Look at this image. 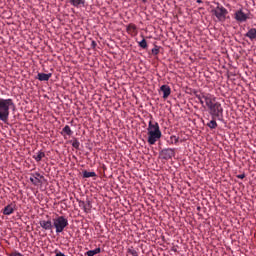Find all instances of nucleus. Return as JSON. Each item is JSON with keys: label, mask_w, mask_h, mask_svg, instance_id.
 <instances>
[{"label": "nucleus", "mask_w": 256, "mask_h": 256, "mask_svg": "<svg viewBox=\"0 0 256 256\" xmlns=\"http://www.w3.org/2000/svg\"><path fill=\"white\" fill-rule=\"evenodd\" d=\"M79 206L83 207L85 213L91 211V201H87V203H85V201H80Z\"/></svg>", "instance_id": "ddd939ff"}, {"label": "nucleus", "mask_w": 256, "mask_h": 256, "mask_svg": "<svg viewBox=\"0 0 256 256\" xmlns=\"http://www.w3.org/2000/svg\"><path fill=\"white\" fill-rule=\"evenodd\" d=\"M210 115L213 119H221L223 117V106L221 103L214 104V107L209 110Z\"/></svg>", "instance_id": "39448f33"}, {"label": "nucleus", "mask_w": 256, "mask_h": 256, "mask_svg": "<svg viewBox=\"0 0 256 256\" xmlns=\"http://www.w3.org/2000/svg\"><path fill=\"white\" fill-rule=\"evenodd\" d=\"M80 145H81V143H79L78 140H74L72 143V147H74V149H79Z\"/></svg>", "instance_id": "cd10ccee"}, {"label": "nucleus", "mask_w": 256, "mask_h": 256, "mask_svg": "<svg viewBox=\"0 0 256 256\" xmlns=\"http://www.w3.org/2000/svg\"><path fill=\"white\" fill-rule=\"evenodd\" d=\"M127 31L131 34V35H135L137 33V26L135 24H129L127 26Z\"/></svg>", "instance_id": "f3484780"}, {"label": "nucleus", "mask_w": 256, "mask_h": 256, "mask_svg": "<svg viewBox=\"0 0 256 256\" xmlns=\"http://www.w3.org/2000/svg\"><path fill=\"white\" fill-rule=\"evenodd\" d=\"M43 157H45V152H43V151H39V152H37L36 155H33V159H35V161L37 163H39V161H41V159H43Z\"/></svg>", "instance_id": "a211bd4d"}, {"label": "nucleus", "mask_w": 256, "mask_h": 256, "mask_svg": "<svg viewBox=\"0 0 256 256\" xmlns=\"http://www.w3.org/2000/svg\"><path fill=\"white\" fill-rule=\"evenodd\" d=\"M212 13L221 23L225 22L227 19V15H229V11H227V8L221 6V4L219 3H217V7L212 10Z\"/></svg>", "instance_id": "20e7f679"}, {"label": "nucleus", "mask_w": 256, "mask_h": 256, "mask_svg": "<svg viewBox=\"0 0 256 256\" xmlns=\"http://www.w3.org/2000/svg\"><path fill=\"white\" fill-rule=\"evenodd\" d=\"M174 155H175V148H164L160 152V156L165 161H169V159H173Z\"/></svg>", "instance_id": "423d86ee"}, {"label": "nucleus", "mask_w": 256, "mask_h": 256, "mask_svg": "<svg viewBox=\"0 0 256 256\" xmlns=\"http://www.w3.org/2000/svg\"><path fill=\"white\" fill-rule=\"evenodd\" d=\"M3 215H13L15 213V205L14 204H8L3 210Z\"/></svg>", "instance_id": "9b49d317"}, {"label": "nucleus", "mask_w": 256, "mask_h": 256, "mask_svg": "<svg viewBox=\"0 0 256 256\" xmlns=\"http://www.w3.org/2000/svg\"><path fill=\"white\" fill-rule=\"evenodd\" d=\"M11 109H15V102H13V99L0 98V121H2V123H9Z\"/></svg>", "instance_id": "f257e3e1"}, {"label": "nucleus", "mask_w": 256, "mask_h": 256, "mask_svg": "<svg viewBox=\"0 0 256 256\" xmlns=\"http://www.w3.org/2000/svg\"><path fill=\"white\" fill-rule=\"evenodd\" d=\"M32 177H37V179H43V176L39 173V172H36L35 174H32Z\"/></svg>", "instance_id": "c756f323"}, {"label": "nucleus", "mask_w": 256, "mask_h": 256, "mask_svg": "<svg viewBox=\"0 0 256 256\" xmlns=\"http://www.w3.org/2000/svg\"><path fill=\"white\" fill-rule=\"evenodd\" d=\"M61 135H63L64 137H65V135H68V137H71V135H73V130H71V127L69 125H66L62 129Z\"/></svg>", "instance_id": "dca6fc26"}, {"label": "nucleus", "mask_w": 256, "mask_h": 256, "mask_svg": "<svg viewBox=\"0 0 256 256\" xmlns=\"http://www.w3.org/2000/svg\"><path fill=\"white\" fill-rule=\"evenodd\" d=\"M127 253H129V255H131V256H139V253H137V250H135L133 248H128Z\"/></svg>", "instance_id": "b1692460"}, {"label": "nucleus", "mask_w": 256, "mask_h": 256, "mask_svg": "<svg viewBox=\"0 0 256 256\" xmlns=\"http://www.w3.org/2000/svg\"><path fill=\"white\" fill-rule=\"evenodd\" d=\"M237 179H245V174H239V175H237Z\"/></svg>", "instance_id": "2f4dec72"}, {"label": "nucleus", "mask_w": 256, "mask_h": 256, "mask_svg": "<svg viewBox=\"0 0 256 256\" xmlns=\"http://www.w3.org/2000/svg\"><path fill=\"white\" fill-rule=\"evenodd\" d=\"M51 77H52L51 73H48V74L38 73V75H37L38 81H49V79H51Z\"/></svg>", "instance_id": "4468645a"}, {"label": "nucleus", "mask_w": 256, "mask_h": 256, "mask_svg": "<svg viewBox=\"0 0 256 256\" xmlns=\"http://www.w3.org/2000/svg\"><path fill=\"white\" fill-rule=\"evenodd\" d=\"M72 7H81V5H85V0H66Z\"/></svg>", "instance_id": "2eb2a0df"}, {"label": "nucleus", "mask_w": 256, "mask_h": 256, "mask_svg": "<svg viewBox=\"0 0 256 256\" xmlns=\"http://www.w3.org/2000/svg\"><path fill=\"white\" fill-rule=\"evenodd\" d=\"M206 95H211L209 93H201L199 95H196V98L198 99V101L201 103V105H205V97Z\"/></svg>", "instance_id": "aec40b11"}, {"label": "nucleus", "mask_w": 256, "mask_h": 256, "mask_svg": "<svg viewBox=\"0 0 256 256\" xmlns=\"http://www.w3.org/2000/svg\"><path fill=\"white\" fill-rule=\"evenodd\" d=\"M99 253H101V248H96L94 250H90L86 252L87 256H95V255H99Z\"/></svg>", "instance_id": "412c9836"}, {"label": "nucleus", "mask_w": 256, "mask_h": 256, "mask_svg": "<svg viewBox=\"0 0 256 256\" xmlns=\"http://www.w3.org/2000/svg\"><path fill=\"white\" fill-rule=\"evenodd\" d=\"M171 143H174L175 145H177L179 143V137L172 135L170 137Z\"/></svg>", "instance_id": "a878e982"}, {"label": "nucleus", "mask_w": 256, "mask_h": 256, "mask_svg": "<svg viewBox=\"0 0 256 256\" xmlns=\"http://www.w3.org/2000/svg\"><path fill=\"white\" fill-rule=\"evenodd\" d=\"M160 91L163 93V99H168L169 95H171V87L169 85H162Z\"/></svg>", "instance_id": "9d476101"}, {"label": "nucleus", "mask_w": 256, "mask_h": 256, "mask_svg": "<svg viewBox=\"0 0 256 256\" xmlns=\"http://www.w3.org/2000/svg\"><path fill=\"white\" fill-rule=\"evenodd\" d=\"M197 3H203V0H197Z\"/></svg>", "instance_id": "473e14b6"}, {"label": "nucleus", "mask_w": 256, "mask_h": 256, "mask_svg": "<svg viewBox=\"0 0 256 256\" xmlns=\"http://www.w3.org/2000/svg\"><path fill=\"white\" fill-rule=\"evenodd\" d=\"M39 225L44 231H51L53 229V222L51 220H40Z\"/></svg>", "instance_id": "1a4fd4ad"}, {"label": "nucleus", "mask_w": 256, "mask_h": 256, "mask_svg": "<svg viewBox=\"0 0 256 256\" xmlns=\"http://www.w3.org/2000/svg\"><path fill=\"white\" fill-rule=\"evenodd\" d=\"M142 1V3H146L147 2V0H141Z\"/></svg>", "instance_id": "72a5a7b5"}, {"label": "nucleus", "mask_w": 256, "mask_h": 256, "mask_svg": "<svg viewBox=\"0 0 256 256\" xmlns=\"http://www.w3.org/2000/svg\"><path fill=\"white\" fill-rule=\"evenodd\" d=\"M139 47H141L142 49H147V40L142 39V40L139 42Z\"/></svg>", "instance_id": "393cba45"}, {"label": "nucleus", "mask_w": 256, "mask_h": 256, "mask_svg": "<svg viewBox=\"0 0 256 256\" xmlns=\"http://www.w3.org/2000/svg\"><path fill=\"white\" fill-rule=\"evenodd\" d=\"M53 227L56 229L57 235H59L69 227V220L65 216H58L53 219Z\"/></svg>", "instance_id": "7ed1b4c3"}, {"label": "nucleus", "mask_w": 256, "mask_h": 256, "mask_svg": "<svg viewBox=\"0 0 256 256\" xmlns=\"http://www.w3.org/2000/svg\"><path fill=\"white\" fill-rule=\"evenodd\" d=\"M89 177H97V173L95 172H89L87 170L83 171V178L84 179H89Z\"/></svg>", "instance_id": "6ab92c4d"}, {"label": "nucleus", "mask_w": 256, "mask_h": 256, "mask_svg": "<svg viewBox=\"0 0 256 256\" xmlns=\"http://www.w3.org/2000/svg\"><path fill=\"white\" fill-rule=\"evenodd\" d=\"M8 256H24V255L21 254L19 251L14 250V251L11 252L10 254H8Z\"/></svg>", "instance_id": "bb28decb"}, {"label": "nucleus", "mask_w": 256, "mask_h": 256, "mask_svg": "<svg viewBox=\"0 0 256 256\" xmlns=\"http://www.w3.org/2000/svg\"><path fill=\"white\" fill-rule=\"evenodd\" d=\"M152 55H159V46H155L152 49Z\"/></svg>", "instance_id": "c85d7f7f"}, {"label": "nucleus", "mask_w": 256, "mask_h": 256, "mask_svg": "<svg viewBox=\"0 0 256 256\" xmlns=\"http://www.w3.org/2000/svg\"><path fill=\"white\" fill-rule=\"evenodd\" d=\"M91 47H92L93 49H95V47H97V42L92 41V42H91Z\"/></svg>", "instance_id": "7c9ffc66"}, {"label": "nucleus", "mask_w": 256, "mask_h": 256, "mask_svg": "<svg viewBox=\"0 0 256 256\" xmlns=\"http://www.w3.org/2000/svg\"><path fill=\"white\" fill-rule=\"evenodd\" d=\"M30 181L33 185H39L41 183V179L33 176V177H30Z\"/></svg>", "instance_id": "4be33fe9"}, {"label": "nucleus", "mask_w": 256, "mask_h": 256, "mask_svg": "<svg viewBox=\"0 0 256 256\" xmlns=\"http://www.w3.org/2000/svg\"><path fill=\"white\" fill-rule=\"evenodd\" d=\"M204 101H205V105L206 107H208L209 111L213 109V107H215V104H217V98L215 96H213V94L210 95H206L203 96Z\"/></svg>", "instance_id": "0eeeda50"}, {"label": "nucleus", "mask_w": 256, "mask_h": 256, "mask_svg": "<svg viewBox=\"0 0 256 256\" xmlns=\"http://www.w3.org/2000/svg\"><path fill=\"white\" fill-rule=\"evenodd\" d=\"M245 37H248L250 41H256V28H250L245 34Z\"/></svg>", "instance_id": "f8f14e48"}, {"label": "nucleus", "mask_w": 256, "mask_h": 256, "mask_svg": "<svg viewBox=\"0 0 256 256\" xmlns=\"http://www.w3.org/2000/svg\"><path fill=\"white\" fill-rule=\"evenodd\" d=\"M147 131L149 145H155V142L159 141V139L162 137L161 128L159 127L158 122H153V120H150Z\"/></svg>", "instance_id": "f03ea898"}, {"label": "nucleus", "mask_w": 256, "mask_h": 256, "mask_svg": "<svg viewBox=\"0 0 256 256\" xmlns=\"http://www.w3.org/2000/svg\"><path fill=\"white\" fill-rule=\"evenodd\" d=\"M208 127L210 129H217V121H215V119L211 120L209 123H208Z\"/></svg>", "instance_id": "5701e85b"}, {"label": "nucleus", "mask_w": 256, "mask_h": 256, "mask_svg": "<svg viewBox=\"0 0 256 256\" xmlns=\"http://www.w3.org/2000/svg\"><path fill=\"white\" fill-rule=\"evenodd\" d=\"M234 19H236L238 23H245V21L251 19V17L249 16V14H246L245 12H243L242 9H240L235 12Z\"/></svg>", "instance_id": "6e6552de"}]
</instances>
